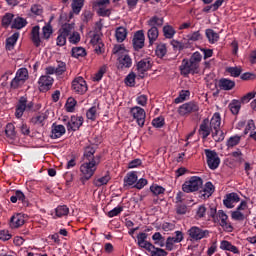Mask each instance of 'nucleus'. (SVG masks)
I'll return each instance as SVG.
<instances>
[{
    "instance_id": "46",
    "label": "nucleus",
    "mask_w": 256,
    "mask_h": 256,
    "mask_svg": "<svg viewBox=\"0 0 256 256\" xmlns=\"http://www.w3.org/2000/svg\"><path fill=\"white\" fill-rule=\"evenodd\" d=\"M76 106H77V100H75V98L70 97L67 99L65 104V109L68 113H73V111H75Z\"/></svg>"
},
{
    "instance_id": "18",
    "label": "nucleus",
    "mask_w": 256,
    "mask_h": 256,
    "mask_svg": "<svg viewBox=\"0 0 256 256\" xmlns=\"http://www.w3.org/2000/svg\"><path fill=\"white\" fill-rule=\"evenodd\" d=\"M47 119H49V111L39 112L31 118L30 123L32 125H37L38 127H43Z\"/></svg>"
},
{
    "instance_id": "31",
    "label": "nucleus",
    "mask_w": 256,
    "mask_h": 256,
    "mask_svg": "<svg viewBox=\"0 0 256 256\" xmlns=\"http://www.w3.org/2000/svg\"><path fill=\"white\" fill-rule=\"evenodd\" d=\"M75 30V23H65L64 25H62V27L59 30V33H61L62 35L69 37L71 35H73Z\"/></svg>"
},
{
    "instance_id": "34",
    "label": "nucleus",
    "mask_w": 256,
    "mask_h": 256,
    "mask_svg": "<svg viewBox=\"0 0 256 256\" xmlns=\"http://www.w3.org/2000/svg\"><path fill=\"white\" fill-rule=\"evenodd\" d=\"M115 37H116V41H118V43H123V41H125V39H127V28L118 27L115 31Z\"/></svg>"
},
{
    "instance_id": "39",
    "label": "nucleus",
    "mask_w": 256,
    "mask_h": 256,
    "mask_svg": "<svg viewBox=\"0 0 256 256\" xmlns=\"http://www.w3.org/2000/svg\"><path fill=\"white\" fill-rule=\"evenodd\" d=\"M163 23V18H159L157 16H153L147 21L148 27H163Z\"/></svg>"
},
{
    "instance_id": "30",
    "label": "nucleus",
    "mask_w": 256,
    "mask_h": 256,
    "mask_svg": "<svg viewBox=\"0 0 256 256\" xmlns=\"http://www.w3.org/2000/svg\"><path fill=\"white\" fill-rule=\"evenodd\" d=\"M95 155V148L93 146H88L84 150V161H101L99 156Z\"/></svg>"
},
{
    "instance_id": "32",
    "label": "nucleus",
    "mask_w": 256,
    "mask_h": 256,
    "mask_svg": "<svg viewBox=\"0 0 256 256\" xmlns=\"http://www.w3.org/2000/svg\"><path fill=\"white\" fill-rule=\"evenodd\" d=\"M137 183V173L130 172L124 178V187H135Z\"/></svg>"
},
{
    "instance_id": "43",
    "label": "nucleus",
    "mask_w": 256,
    "mask_h": 256,
    "mask_svg": "<svg viewBox=\"0 0 256 256\" xmlns=\"http://www.w3.org/2000/svg\"><path fill=\"white\" fill-rule=\"evenodd\" d=\"M163 33H164V37L166 39H173V37H175V33H177V31H175V28H173V26L167 24L163 27Z\"/></svg>"
},
{
    "instance_id": "64",
    "label": "nucleus",
    "mask_w": 256,
    "mask_h": 256,
    "mask_svg": "<svg viewBox=\"0 0 256 256\" xmlns=\"http://www.w3.org/2000/svg\"><path fill=\"white\" fill-rule=\"evenodd\" d=\"M13 237L9 230H0V241H9Z\"/></svg>"
},
{
    "instance_id": "45",
    "label": "nucleus",
    "mask_w": 256,
    "mask_h": 256,
    "mask_svg": "<svg viewBox=\"0 0 256 256\" xmlns=\"http://www.w3.org/2000/svg\"><path fill=\"white\" fill-rule=\"evenodd\" d=\"M27 25V20L22 17H17L12 23V29H23Z\"/></svg>"
},
{
    "instance_id": "55",
    "label": "nucleus",
    "mask_w": 256,
    "mask_h": 256,
    "mask_svg": "<svg viewBox=\"0 0 256 256\" xmlns=\"http://www.w3.org/2000/svg\"><path fill=\"white\" fill-rule=\"evenodd\" d=\"M68 41L72 45H77V43H79V41H81V34H79V32H77V31H74L73 34H71L68 37Z\"/></svg>"
},
{
    "instance_id": "56",
    "label": "nucleus",
    "mask_w": 256,
    "mask_h": 256,
    "mask_svg": "<svg viewBox=\"0 0 256 256\" xmlns=\"http://www.w3.org/2000/svg\"><path fill=\"white\" fill-rule=\"evenodd\" d=\"M150 191L151 193H153V195H163L165 193V188H163V186H159L157 184H154L150 187Z\"/></svg>"
},
{
    "instance_id": "57",
    "label": "nucleus",
    "mask_w": 256,
    "mask_h": 256,
    "mask_svg": "<svg viewBox=\"0 0 256 256\" xmlns=\"http://www.w3.org/2000/svg\"><path fill=\"white\" fill-rule=\"evenodd\" d=\"M107 73V66H102L98 70V72L93 76V81H101L103 79V75Z\"/></svg>"
},
{
    "instance_id": "59",
    "label": "nucleus",
    "mask_w": 256,
    "mask_h": 256,
    "mask_svg": "<svg viewBox=\"0 0 256 256\" xmlns=\"http://www.w3.org/2000/svg\"><path fill=\"white\" fill-rule=\"evenodd\" d=\"M87 119H90L91 121H95L97 119V107L93 106L91 107L87 113H86Z\"/></svg>"
},
{
    "instance_id": "60",
    "label": "nucleus",
    "mask_w": 256,
    "mask_h": 256,
    "mask_svg": "<svg viewBox=\"0 0 256 256\" xmlns=\"http://www.w3.org/2000/svg\"><path fill=\"white\" fill-rule=\"evenodd\" d=\"M147 101H149V99L147 98V95H145V94H141L138 97H136V103H137V105H140V107H146Z\"/></svg>"
},
{
    "instance_id": "36",
    "label": "nucleus",
    "mask_w": 256,
    "mask_h": 256,
    "mask_svg": "<svg viewBox=\"0 0 256 256\" xmlns=\"http://www.w3.org/2000/svg\"><path fill=\"white\" fill-rule=\"evenodd\" d=\"M85 4V0H72V12L75 15H79L81 13V9H83V5Z\"/></svg>"
},
{
    "instance_id": "42",
    "label": "nucleus",
    "mask_w": 256,
    "mask_h": 256,
    "mask_svg": "<svg viewBox=\"0 0 256 256\" xmlns=\"http://www.w3.org/2000/svg\"><path fill=\"white\" fill-rule=\"evenodd\" d=\"M190 95H191V92H189V90H182L180 91L179 96L174 99V103H176V105H179V103H183L184 101H187Z\"/></svg>"
},
{
    "instance_id": "63",
    "label": "nucleus",
    "mask_w": 256,
    "mask_h": 256,
    "mask_svg": "<svg viewBox=\"0 0 256 256\" xmlns=\"http://www.w3.org/2000/svg\"><path fill=\"white\" fill-rule=\"evenodd\" d=\"M55 69H56V75H63V73L67 71V65L65 64V62L59 61Z\"/></svg>"
},
{
    "instance_id": "14",
    "label": "nucleus",
    "mask_w": 256,
    "mask_h": 256,
    "mask_svg": "<svg viewBox=\"0 0 256 256\" xmlns=\"http://www.w3.org/2000/svg\"><path fill=\"white\" fill-rule=\"evenodd\" d=\"M33 109V102H28L25 97H21L16 107L15 116L17 119H21L25 111H31Z\"/></svg>"
},
{
    "instance_id": "10",
    "label": "nucleus",
    "mask_w": 256,
    "mask_h": 256,
    "mask_svg": "<svg viewBox=\"0 0 256 256\" xmlns=\"http://www.w3.org/2000/svg\"><path fill=\"white\" fill-rule=\"evenodd\" d=\"M199 111V104L197 102H187L178 107L177 113L180 117H189L191 113H197Z\"/></svg>"
},
{
    "instance_id": "62",
    "label": "nucleus",
    "mask_w": 256,
    "mask_h": 256,
    "mask_svg": "<svg viewBox=\"0 0 256 256\" xmlns=\"http://www.w3.org/2000/svg\"><path fill=\"white\" fill-rule=\"evenodd\" d=\"M207 214V207L205 205H201L198 207L196 211V219H203L205 215Z\"/></svg>"
},
{
    "instance_id": "38",
    "label": "nucleus",
    "mask_w": 256,
    "mask_h": 256,
    "mask_svg": "<svg viewBox=\"0 0 256 256\" xmlns=\"http://www.w3.org/2000/svg\"><path fill=\"white\" fill-rule=\"evenodd\" d=\"M18 39H19V32H16L12 36H10L6 40V49H8V51L13 50V48L15 47V43H17Z\"/></svg>"
},
{
    "instance_id": "61",
    "label": "nucleus",
    "mask_w": 256,
    "mask_h": 256,
    "mask_svg": "<svg viewBox=\"0 0 256 256\" xmlns=\"http://www.w3.org/2000/svg\"><path fill=\"white\" fill-rule=\"evenodd\" d=\"M5 133L7 137H10V139H13L15 137V125L9 123L6 125Z\"/></svg>"
},
{
    "instance_id": "4",
    "label": "nucleus",
    "mask_w": 256,
    "mask_h": 256,
    "mask_svg": "<svg viewBox=\"0 0 256 256\" xmlns=\"http://www.w3.org/2000/svg\"><path fill=\"white\" fill-rule=\"evenodd\" d=\"M113 54L119 56L118 61L119 67H121V69H128L131 67V65H133V61L131 60V57L127 55V49H125L124 45L119 44L114 46Z\"/></svg>"
},
{
    "instance_id": "6",
    "label": "nucleus",
    "mask_w": 256,
    "mask_h": 256,
    "mask_svg": "<svg viewBox=\"0 0 256 256\" xmlns=\"http://www.w3.org/2000/svg\"><path fill=\"white\" fill-rule=\"evenodd\" d=\"M251 215V210L247 205V201H242L235 211L232 212L231 217L234 221H245Z\"/></svg>"
},
{
    "instance_id": "2",
    "label": "nucleus",
    "mask_w": 256,
    "mask_h": 256,
    "mask_svg": "<svg viewBox=\"0 0 256 256\" xmlns=\"http://www.w3.org/2000/svg\"><path fill=\"white\" fill-rule=\"evenodd\" d=\"M101 163V160H93V161H85L80 166V181L81 183L85 184L93 175H95V171H97L98 165Z\"/></svg>"
},
{
    "instance_id": "19",
    "label": "nucleus",
    "mask_w": 256,
    "mask_h": 256,
    "mask_svg": "<svg viewBox=\"0 0 256 256\" xmlns=\"http://www.w3.org/2000/svg\"><path fill=\"white\" fill-rule=\"evenodd\" d=\"M147 237H149V235L144 232H140L136 237L138 247H140L141 249H146V251L153 248V244L147 241Z\"/></svg>"
},
{
    "instance_id": "17",
    "label": "nucleus",
    "mask_w": 256,
    "mask_h": 256,
    "mask_svg": "<svg viewBox=\"0 0 256 256\" xmlns=\"http://www.w3.org/2000/svg\"><path fill=\"white\" fill-rule=\"evenodd\" d=\"M53 81H54L53 77L51 76H47V75L41 76L38 80L40 91H42L43 93L49 91V89L53 87Z\"/></svg>"
},
{
    "instance_id": "40",
    "label": "nucleus",
    "mask_w": 256,
    "mask_h": 256,
    "mask_svg": "<svg viewBox=\"0 0 256 256\" xmlns=\"http://www.w3.org/2000/svg\"><path fill=\"white\" fill-rule=\"evenodd\" d=\"M67 215H69V207L65 205L58 206L55 209L54 219H57V217H67Z\"/></svg>"
},
{
    "instance_id": "16",
    "label": "nucleus",
    "mask_w": 256,
    "mask_h": 256,
    "mask_svg": "<svg viewBox=\"0 0 256 256\" xmlns=\"http://www.w3.org/2000/svg\"><path fill=\"white\" fill-rule=\"evenodd\" d=\"M132 44L135 51H139L145 47V33L143 30H138L135 32L132 39Z\"/></svg>"
},
{
    "instance_id": "50",
    "label": "nucleus",
    "mask_w": 256,
    "mask_h": 256,
    "mask_svg": "<svg viewBox=\"0 0 256 256\" xmlns=\"http://www.w3.org/2000/svg\"><path fill=\"white\" fill-rule=\"evenodd\" d=\"M53 35V27H51V24H46L42 28V34L41 37L42 39H49Z\"/></svg>"
},
{
    "instance_id": "7",
    "label": "nucleus",
    "mask_w": 256,
    "mask_h": 256,
    "mask_svg": "<svg viewBox=\"0 0 256 256\" xmlns=\"http://www.w3.org/2000/svg\"><path fill=\"white\" fill-rule=\"evenodd\" d=\"M27 79H29V71H27V68L18 69L15 78L11 81V88L19 89V87L25 85Z\"/></svg>"
},
{
    "instance_id": "25",
    "label": "nucleus",
    "mask_w": 256,
    "mask_h": 256,
    "mask_svg": "<svg viewBox=\"0 0 256 256\" xmlns=\"http://www.w3.org/2000/svg\"><path fill=\"white\" fill-rule=\"evenodd\" d=\"M213 193H215V186L213 183L207 182L203 189L200 191V197L201 199H209Z\"/></svg>"
},
{
    "instance_id": "58",
    "label": "nucleus",
    "mask_w": 256,
    "mask_h": 256,
    "mask_svg": "<svg viewBox=\"0 0 256 256\" xmlns=\"http://www.w3.org/2000/svg\"><path fill=\"white\" fill-rule=\"evenodd\" d=\"M13 21V14L6 13L2 18V27H9Z\"/></svg>"
},
{
    "instance_id": "24",
    "label": "nucleus",
    "mask_w": 256,
    "mask_h": 256,
    "mask_svg": "<svg viewBox=\"0 0 256 256\" xmlns=\"http://www.w3.org/2000/svg\"><path fill=\"white\" fill-rule=\"evenodd\" d=\"M66 129L63 125L53 124L51 129V139H59L65 135Z\"/></svg>"
},
{
    "instance_id": "49",
    "label": "nucleus",
    "mask_w": 256,
    "mask_h": 256,
    "mask_svg": "<svg viewBox=\"0 0 256 256\" xmlns=\"http://www.w3.org/2000/svg\"><path fill=\"white\" fill-rule=\"evenodd\" d=\"M86 55H87V52L85 51V48L83 47L72 48V57L79 59V57H85Z\"/></svg>"
},
{
    "instance_id": "26",
    "label": "nucleus",
    "mask_w": 256,
    "mask_h": 256,
    "mask_svg": "<svg viewBox=\"0 0 256 256\" xmlns=\"http://www.w3.org/2000/svg\"><path fill=\"white\" fill-rule=\"evenodd\" d=\"M153 67V62L150 60V58H144L140 60L137 64V70L139 73H145L149 71Z\"/></svg>"
},
{
    "instance_id": "12",
    "label": "nucleus",
    "mask_w": 256,
    "mask_h": 256,
    "mask_svg": "<svg viewBox=\"0 0 256 256\" xmlns=\"http://www.w3.org/2000/svg\"><path fill=\"white\" fill-rule=\"evenodd\" d=\"M89 89L87 86V81L81 76L74 78L72 81V91L77 95H85Z\"/></svg>"
},
{
    "instance_id": "9",
    "label": "nucleus",
    "mask_w": 256,
    "mask_h": 256,
    "mask_svg": "<svg viewBox=\"0 0 256 256\" xmlns=\"http://www.w3.org/2000/svg\"><path fill=\"white\" fill-rule=\"evenodd\" d=\"M206 163L212 171H215L221 164V159L215 150L205 149Z\"/></svg>"
},
{
    "instance_id": "23",
    "label": "nucleus",
    "mask_w": 256,
    "mask_h": 256,
    "mask_svg": "<svg viewBox=\"0 0 256 256\" xmlns=\"http://www.w3.org/2000/svg\"><path fill=\"white\" fill-rule=\"evenodd\" d=\"M25 225V216L23 214H15L10 219V227L11 229H19V227H23Z\"/></svg>"
},
{
    "instance_id": "29",
    "label": "nucleus",
    "mask_w": 256,
    "mask_h": 256,
    "mask_svg": "<svg viewBox=\"0 0 256 256\" xmlns=\"http://www.w3.org/2000/svg\"><path fill=\"white\" fill-rule=\"evenodd\" d=\"M40 29L39 26H34L31 30V39L35 47H39L41 45V39H43V37H41Z\"/></svg>"
},
{
    "instance_id": "53",
    "label": "nucleus",
    "mask_w": 256,
    "mask_h": 256,
    "mask_svg": "<svg viewBox=\"0 0 256 256\" xmlns=\"http://www.w3.org/2000/svg\"><path fill=\"white\" fill-rule=\"evenodd\" d=\"M156 55L157 57H165L167 55V45L160 43L156 47Z\"/></svg>"
},
{
    "instance_id": "48",
    "label": "nucleus",
    "mask_w": 256,
    "mask_h": 256,
    "mask_svg": "<svg viewBox=\"0 0 256 256\" xmlns=\"http://www.w3.org/2000/svg\"><path fill=\"white\" fill-rule=\"evenodd\" d=\"M188 42L195 43V41H201L203 39V35L199 31H195L186 36Z\"/></svg>"
},
{
    "instance_id": "15",
    "label": "nucleus",
    "mask_w": 256,
    "mask_h": 256,
    "mask_svg": "<svg viewBox=\"0 0 256 256\" xmlns=\"http://www.w3.org/2000/svg\"><path fill=\"white\" fill-rule=\"evenodd\" d=\"M214 221L220 223V225L225 229V231H232L231 223H229V216L223 210H219L214 215Z\"/></svg>"
},
{
    "instance_id": "33",
    "label": "nucleus",
    "mask_w": 256,
    "mask_h": 256,
    "mask_svg": "<svg viewBox=\"0 0 256 256\" xmlns=\"http://www.w3.org/2000/svg\"><path fill=\"white\" fill-rule=\"evenodd\" d=\"M147 37L149 39V45H153L159 39V29L157 27H150Z\"/></svg>"
},
{
    "instance_id": "5",
    "label": "nucleus",
    "mask_w": 256,
    "mask_h": 256,
    "mask_svg": "<svg viewBox=\"0 0 256 256\" xmlns=\"http://www.w3.org/2000/svg\"><path fill=\"white\" fill-rule=\"evenodd\" d=\"M203 187V179L198 176H192L186 180L182 185V191L184 193H195Z\"/></svg>"
},
{
    "instance_id": "3",
    "label": "nucleus",
    "mask_w": 256,
    "mask_h": 256,
    "mask_svg": "<svg viewBox=\"0 0 256 256\" xmlns=\"http://www.w3.org/2000/svg\"><path fill=\"white\" fill-rule=\"evenodd\" d=\"M210 127L212 129V137L214 141L219 142L225 139V135L221 130V114L218 112L214 113L210 120Z\"/></svg>"
},
{
    "instance_id": "47",
    "label": "nucleus",
    "mask_w": 256,
    "mask_h": 256,
    "mask_svg": "<svg viewBox=\"0 0 256 256\" xmlns=\"http://www.w3.org/2000/svg\"><path fill=\"white\" fill-rule=\"evenodd\" d=\"M152 239L154 240L155 245L159 247H165V237L159 232L153 234Z\"/></svg>"
},
{
    "instance_id": "44",
    "label": "nucleus",
    "mask_w": 256,
    "mask_h": 256,
    "mask_svg": "<svg viewBox=\"0 0 256 256\" xmlns=\"http://www.w3.org/2000/svg\"><path fill=\"white\" fill-rule=\"evenodd\" d=\"M206 37L209 43H217L219 41V34L215 32L213 29L206 30Z\"/></svg>"
},
{
    "instance_id": "11",
    "label": "nucleus",
    "mask_w": 256,
    "mask_h": 256,
    "mask_svg": "<svg viewBox=\"0 0 256 256\" xmlns=\"http://www.w3.org/2000/svg\"><path fill=\"white\" fill-rule=\"evenodd\" d=\"M110 0H98L94 3L93 7L100 17H109L111 15Z\"/></svg>"
},
{
    "instance_id": "27",
    "label": "nucleus",
    "mask_w": 256,
    "mask_h": 256,
    "mask_svg": "<svg viewBox=\"0 0 256 256\" xmlns=\"http://www.w3.org/2000/svg\"><path fill=\"white\" fill-rule=\"evenodd\" d=\"M211 131H213V129L209 126V119L203 120L199 128V133L203 139H207V137L211 135Z\"/></svg>"
},
{
    "instance_id": "54",
    "label": "nucleus",
    "mask_w": 256,
    "mask_h": 256,
    "mask_svg": "<svg viewBox=\"0 0 256 256\" xmlns=\"http://www.w3.org/2000/svg\"><path fill=\"white\" fill-rule=\"evenodd\" d=\"M242 71L243 70L241 69V67L226 68V73H229V75H231V77H239V75H241Z\"/></svg>"
},
{
    "instance_id": "37",
    "label": "nucleus",
    "mask_w": 256,
    "mask_h": 256,
    "mask_svg": "<svg viewBox=\"0 0 256 256\" xmlns=\"http://www.w3.org/2000/svg\"><path fill=\"white\" fill-rule=\"evenodd\" d=\"M109 181H111V176L109 174H106L105 176L94 179L93 185L95 187H103V185H107Z\"/></svg>"
},
{
    "instance_id": "35",
    "label": "nucleus",
    "mask_w": 256,
    "mask_h": 256,
    "mask_svg": "<svg viewBox=\"0 0 256 256\" xmlns=\"http://www.w3.org/2000/svg\"><path fill=\"white\" fill-rule=\"evenodd\" d=\"M219 87L220 89H223L224 91H231L233 87H235V82L226 78H223L219 81Z\"/></svg>"
},
{
    "instance_id": "51",
    "label": "nucleus",
    "mask_w": 256,
    "mask_h": 256,
    "mask_svg": "<svg viewBox=\"0 0 256 256\" xmlns=\"http://www.w3.org/2000/svg\"><path fill=\"white\" fill-rule=\"evenodd\" d=\"M229 109H230L231 113H233V115H237L239 113V111L241 110V102H239V100H233L229 104Z\"/></svg>"
},
{
    "instance_id": "52",
    "label": "nucleus",
    "mask_w": 256,
    "mask_h": 256,
    "mask_svg": "<svg viewBox=\"0 0 256 256\" xmlns=\"http://www.w3.org/2000/svg\"><path fill=\"white\" fill-rule=\"evenodd\" d=\"M147 251H149L151 256H167V251L161 248H157L153 244H152V248H150V250H147Z\"/></svg>"
},
{
    "instance_id": "41",
    "label": "nucleus",
    "mask_w": 256,
    "mask_h": 256,
    "mask_svg": "<svg viewBox=\"0 0 256 256\" xmlns=\"http://www.w3.org/2000/svg\"><path fill=\"white\" fill-rule=\"evenodd\" d=\"M240 143H241V136L235 135L230 137L227 140L226 147H228V149H233V147H237V145H239Z\"/></svg>"
},
{
    "instance_id": "20",
    "label": "nucleus",
    "mask_w": 256,
    "mask_h": 256,
    "mask_svg": "<svg viewBox=\"0 0 256 256\" xmlns=\"http://www.w3.org/2000/svg\"><path fill=\"white\" fill-rule=\"evenodd\" d=\"M183 241V232L176 231L175 237H168L166 240V249L168 251H173V246L175 243H181Z\"/></svg>"
},
{
    "instance_id": "21",
    "label": "nucleus",
    "mask_w": 256,
    "mask_h": 256,
    "mask_svg": "<svg viewBox=\"0 0 256 256\" xmlns=\"http://www.w3.org/2000/svg\"><path fill=\"white\" fill-rule=\"evenodd\" d=\"M239 201H241V198L237 193H230L226 195L223 203L227 209H233V207H235V203H239Z\"/></svg>"
},
{
    "instance_id": "13",
    "label": "nucleus",
    "mask_w": 256,
    "mask_h": 256,
    "mask_svg": "<svg viewBox=\"0 0 256 256\" xmlns=\"http://www.w3.org/2000/svg\"><path fill=\"white\" fill-rule=\"evenodd\" d=\"M188 236L190 241H201V239H207L209 237L208 230H203L200 227L192 226L188 230Z\"/></svg>"
},
{
    "instance_id": "1",
    "label": "nucleus",
    "mask_w": 256,
    "mask_h": 256,
    "mask_svg": "<svg viewBox=\"0 0 256 256\" xmlns=\"http://www.w3.org/2000/svg\"><path fill=\"white\" fill-rule=\"evenodd\" d=\"M201 61H203V54L199 51L194 52L189 60L184 59L180 66L182 75H197L201 73Z\"/></svg>"
},
{
    "instance_id": "8",
    "label": "nucleus",
    "mask_w": 256,
    "mask_h": 256,
    "mask_svg": "<svg viewBox=\"0 0 256 256\" xmlns=\"http://www.w3.org/2000/svg\"><path fill=\"white\" fill-rule=\"evenodd\" d=\"M129 113H130V117H132L134 121H136L139 127L145 126V119L147 117V113L145 112V109L139 106H134L130 108Z\"/></svg>"
},
{
    "instance_id": "22",
    "label": "nucleus",
    "mask_w": 256,
    "mask_h": 256,
    "mask_svg": "<svg viewBox=\"0 0 256 256\" xmlns=\"http://www.w3.org/2000/svg\"><path fill=\"white\" fill-rule=\"evenodd\" d=\"M83 125V117L72 116L70 121L67 123L68 131H78V129Z\"/></svg>"
},
{
    "instance_id": "28",
    "label": "nucleus",
    "mask_w": 256,
    "mask_h": 256,
    "mask_svg": "<svg viewBox=\"0 0 256 256\" xmlns=\"http://www.w3.org/2000/svg\"><path fill=\"white\" fill-rule=\"evenodd\" d=\"M220 249H222V251H230V253H234V255H239L240 253L239 248L227 240H222L220 242Z\"/></svg>"
}]
</instances>
